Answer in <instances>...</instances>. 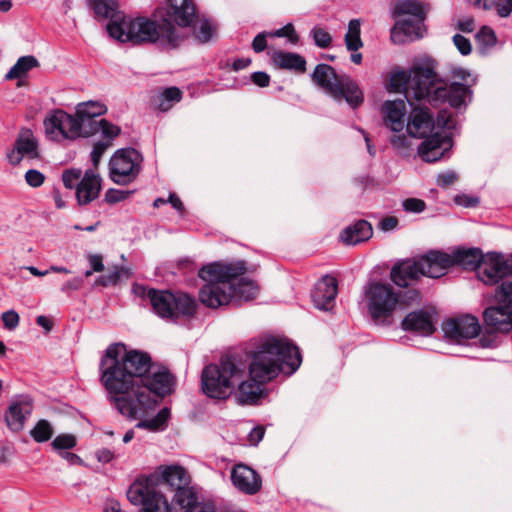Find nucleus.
I'll list each match as a JSON object with an SVG mask.
<instances>
[{
	"label": "nucleus",
	"mask_w": 512,
	"mask_h": 512,
	"mask_svg": "<svg viewBox=\"0 0 512 512\" xmlns=\"http://www.w3.org/2000/svg\"><path fill=\"white\" fill-rule=\"evenodd\" d=\"M185 496L184 503L175 505L173 512H216L215 505L210 501L201 500L199 493H189Z\"/></svg>",
	"instance_id": "nucleus-33"
},
{
	"label": "nucleus",
	"mask_w": 512,
	"mask_h": 512,
	"mask_svg": "<svg viewBox=\"0 0 512 512\" xmlns=\"http://www.w3.org/2000/svg\"><path fill=\"white\" fill-rule=\"evenodd\" d=\"M91 8L97 16L111 19L107 32L120 42L154 43L164 50L175 49L182 42V37L167 19L156 24L146 18L120 17L116 13L115 0H91Z\"/></svg>",
	"instance_id": "nucleus-4"
},
{
	"label": "nucleus",
	"mask_w": 512,
	"mask_h": 512,
	"mask_svg": "<svg viewBox=\"0 0 512 512\" xmlns=\"http://www.w3.org/2000/svg\"><path fill=\"white\" fill-rule=\"evenodd\" d=\"M232 484L246 495H255L262 488V477L252 467L244 464H235L231 470Z\"/></svg>",
	"instance_id": "nucleus-18"
},
{
	"label": "nucleus",
	"mask_w": 512,
	"mask_h": 512,
	"mask_svg": "<svg viewBox=\"0 0 512 512\" xmlns=\"http://www.w3.org/2000/svg\"><path fill=\"white\" fill-rule=\"evenodd\" d=\"M83 285V279L81 277H75L73 279H70L66 281L61 286V291L63 293L69 294L71 291H77L79 290Z\"/></svg>",
	"instance_id": "nucleus-62"
},
{
	"label": "nucleus",
	"mask_w": 512,
	"mask_h": 512,
	"mask_svg": "<svg viewBox=\"0 0 512 512\" xmlns=\"http://www.w3.org/2000/svg\"><path fill=\"white\" fill-rule=\"evenodd\" d=\"M267 37H269V32H261L255 36V38L252 42V47L256 53H260L266 49V47H267L266 38Z\"/></svg>",
	"instance_id": "nucleus-60"
},
{
	"label": "nucleus",
	"mask_w": 512,
	"mask_h": 512,
	"mask_svg": "<svg viewBox=\"0 0 512 512\" xmlns=\"http://www.w3.org/2000/svg\"><path fill=\"white\" fill-rule=\"evenodd\" d=\"M269 37H287L290 43L295 44L298 42V36L295 33L294 26L291 23H288L280 29L269 32Z\"/></svg>",
	"instance_id": "nucleus-49"
},
{
	"label": "nucleus",
	"mask_w": 512,
	"mask_h": 512,
	"mask_svg": "<svg viewBox=\"0 0 512 512\" xmlns=\"http://www.w3.org/2000/svg\"><path fill=\"white\" fill-rule=\"evenodd\" d=\"M494 8L500 17H508L512 13V0H496Z\"/></svg>",
	"instance_id": "nucleus-59"
},
{
	"label": "nucleus",
	"mask_w": 512,
	"mask_h": 512,
	"mask_svg": "<svg viewBox=\"0 0 512 512\" xmlns=\"http://www.w3.org/2000/svg\"><path fill=\"white\" fill-rule=\"evenodd\" d=\"M25 180L31 187H39L43 184L45 176L36 169H30L25 174Z\"/></svg>",
	"instance_id": "nucleus-57"
},
{
	"label": "nucleus",
	"mask_w": 512,
	"mask_h": 512,
	"mask_svg": "<svg viewBox=\"0 0 512 512\" xmlns=\"http://www.w3.org/2000/svg\"><path fill=\"white\" fill-rule=\"evenodd\" d=\"M221 263L214 262L208 265L202 266L198 270V276L206 283H218L223 281Z\"/></svg>",
	"instance_id": "nucleus-40"
},
{
	"label": "nucleus",
	"mask_w": 512,
	"mask_h": 512,
	"mask_svg": "<svg viewBox=\"0 0 512 512\" xmlns=\"http://www.w3.org/2000/svg\"><path fill=\"white\" fill-rule=\"evenodd\" d=\"M38 66V61L34 56L27 55L20 57L6 74L7 80L19 79L25 76L28 71Z\"/></svg>",
	"instance_id": "nucleus-36"
},
{
	"label": "nucleus",
	"mask_w": 512,
	"mask_h": 512,
	"mask_svg": "<svg viewBox=\"0 0 512 512\" xmlns=\"http://www.w3.org/2000/svg\"><path fill=\"white\" fill-rule=\"evenodd\" d=\"M120 279V271L114 270L113 272L102 275L98 278L97 282L102 286H110L118 283Z\"/></svg>",
	"instance_id": "nucleus-61"
},
{
	"label": "nucleus",
	"mask_w": 512,
	"mask_h": 512,
	"mask_svg": "<svg viewBox=\"0 0 512 512\" xmlns=\"http://www.w3.org/2000/svg\"><path fill=\"white\" fill-rule=\"evenodd\" d=\"M361 23L359 19H352L348 24V29L345 34V45L348 51L356 52L362 46L363 42L360 37Z\"/></svg>",
	"instance_id": "nucleus-37"
},
{
	"label": "nucleus",
	"mask_w": 512,
	"mask_h": 512,
	"mask_svg": "<svg viewBox=\"0 0 512 512\" xmlns=\"http://www.w3.org/2000/svg\"><path fill=\"white\" fill-rule=\"evenodd\" d=\"M454 202L465 208H473L479 204V198L474 195L458 194L454 197Z\"/></svg>",
	"instance_id": "nucleus-54"
},
{
	"label": "nucleus",
	"mask_w": 512,
	"mask_h": 512,
	"mask_svg": "<svg viewBox=\"0 0 512 512\" xmlns=\"http://www.w3.org/2000/svg\"><path fill=\"white\" fill-rule=\"evenodd\" d=\"M3 325L8 330L15 329L19 324V315L14 310H8L2 314L1 317Z\"/></svg>",
	"instance_id": "nucleus-56"
},
{
	"label": "nucleus",
	"mask_w": 512,
	"mask_h": 512,
	"mask_svg": "<svg viewBox=\"0 0 512 512\" xmlns=\"http://www.w3.org/2000/svg\"><path fill=\"white\" fill-rule=\"evenodd\" d=\"M247 270L246 262L244 260H238L227 264L221 263V270L223 281L232 283V280L243 275Z\"/></svg>",
	"instance_id": "nucleus-39"
},
{
	"label": "nucleus",
	"mask_w": 512,
	"mask_h": 512,
	"mask_svg": "<svg viewBox=\"0 0 512 512\" xmlns=\"http://www.w3.org/2000/svg\"><path fill=\"white\" fill-rule=\"evenodd\" d=\"M101 177L94 170L88 169L83 174L75 191L79 205H87L98 198L101 191Z\"/></svg>",
	"instance_id": "nucleus-26"
},
{
	"label": "nucleus",
	"mask_w": 512,
	"mask_h": 512,
	"mask_svg": "<svg viewBox=\"0 0 512 512\" xmlns=\"http://www.w3.org/2000/svg\"><path fill=\"white\" fill-rule=\"evenodd\" d=\"M95 457L99 462L107 464L114 459L115 455L114 452L111 451L110 449L101 448L95 452Z\"/></svg>",
	"instance_id": "nucleus-64"
},
{
	"label": "nucleus",
	"mask_w": 512,
	"mask_h": 512,
	"mask_svg": "<svg viewBox=\"0 0 512 512\" xmlns=\"http://www.w3.org/2000/svg\"><path fill=\"white\" fill-rule=\"evenodd\" d=\"M272 60L274 64L281 69L293 70L301 73L306 70L305 59L296 53L276 51L273 53Z\"/></svg>",
	"instance_id": "nucleus-32"
},
{
	"label": "nucleus",
	"mask_w": 512,
	"mask_h": 512,
	"mask_svg": "<svg viewBox=\"0 0 512 512\" xmlns=\"http://www.w3.org/2000/svg\"><path fill=\"white\" fill-rule=\"evenodd\" d=\"M399 299V293L388 283L371 281L364 287V300L368 312L377 325L392 324L393 313L399 304Z\"/></svg>",
	"instance_id": "nucleus-10"
},
{
	"label": "nucleus",
	"mask_w": 512,
	"mask_h": 512,
	"mask_svg": "<svg viewBox=\"0 0 512 512\" xmlns=\"http://www.w3.org/2000/svg\"><path fill=\"white\" fill-rule=\"evenodd\" d=\"M169 417L170 409L168 407H163L153 418L140 420L136 424V427L150 431H163L167 427Z\"/></svg>",
	"instance_id": "nucleus-35"
},
{
	"label": "nucleus",
	"mask_w": 512,
	"mask_h": 512,
	"mask_svg": "<svg viewBox=\"0 0 512 512\" xmlns=\"http://www.w3.org/2000/svg\"><path fill=\"white\" fill-rule=\"evenodd\" d=\"M390 143L400 153L407 154L410 146V138L405 134L394 135L390 139Z\"/></svg>",
	"instance_id": "nucleus-50"
},
{
	"label": "nucleus",
	"mask_w": 512,
	"mask_h": 512,
	"mask_svg": "<svg viewBox=\"0 0 512 512\" xmlns=\"http://www.w3.org/2000/svg\"><path fill=\"white\" fill-rule=\"evenodd\" d=\"M143 156L135 148H121L114 152L109 161V175L118 185L132 183L142 170Z\"/></svg>",
	"instance_id": "nucleus-12"
},
{
	"label": "nucleus",
	"mask_w": 512,
	"mask_h": 512,
	"mask_svg": "<svg viewBox=\"0 0 512 512\" xmlns=\"http://www.w3.org/2000/svg\"><path fill=\"white\" fill-rule=\"evenodd\" d=\"M494 300L497 303L505 304L512 308V281L506 280L496 288Z\"/></svg>",
	"instance_id": "nucleus-42"
},
{
	"label": "nucleus",
	"mask_w": 512,
	"mask_h": 512,
	"mask_svg": "<svg viewBox=\"0 0 512 512\" xmlns=\"http://www.w3.org/2000/svg\"><path fill=\"white\" fill-rule=\"evenodd\" d=\"M389 89L392 92H403L408 102L411 99L426 101L435 107L447 103L458 110L465 109L472 96L469 85L458 82L449 85L442 83L431 61L424 65H415L409 72L395 69L389 79Z\"/></svg>",
	"instance_id": "nucleus-3"
},
{
	"label": "nucleus",
	"mask_w": 512,
	"mask_h": 512,
	"mask_svg": "<svg viewBox=\"0 0 512 512\" xmlns=\"http://www.w3.org/2000/svg\"><path fill=\"white\" fill-rule=\"evenodd\" d=\"M312 78L335 100L345 99L352 108L358 107L364 100L358 84L350 76L337 75L330 65L318 64Z\"/></svg>",
	"instance_id": "nucleus-9"
},
{
	"label": "nucleus",
	"mask_w": 512,
	"mask_h": 512,
	"mask_svg": "<svg viewBox=\"0 0 512 512\" xmlns=\"http://www.w3.org/2000/svg\"><path fill=\"white\" fill-rule=\"evenodd\" d=\"M453 42L462 55H468L471 53L472 46L469 39L466 37L462 36L461 34H456L453 37Z\"/></svg>",
	"instance_id": "nucleus-58"
},
{
	"label": "nucleus",
	"mask_w": 512,
	"mask_h": 512,
	"mask_svg": "<svg viewBox=\"0 0 512 512\" xmlns=\"http://www.w3.org/2000/svg\"><path fill=\"white\" fill-rule=\"evenodd\" d=\"M142 484L150 489L162 491L165 488L173 490V505L182 504L189 493L196 494L195 487L190 486V475L188 471L180 465H161L149 475H141L136 478Z\"/></svg>",
	"instance_id": "nucleus-8"
},
{
	"label": "nucleus",
	"mask_w": 512,
	"mask_h": 512,
	"mask_svg": "<svg viewBox=\"0 0 512 512\" xmlns=\"http://www.w3.org/2000/svg\"><path fill=\"white\" fill-rule=\"evenodd\" d=\"M245 373V365L234 356L222 357L219 364L211 363L201 374L203 393L209 398L226 399Z\"/></svg>",
	"instance_id": "nucleus-6"
},
{
	"label": "nucleus",
	"mask_w": 512,
	"mask_h": 512,
	"mask_svg": "<svg viewBox=\"0 0 512 512\" xmlns=\"http://www.w3.org/2000/svg\"><path fill=\"white\" fill-rule=\"evenodd\" d=\"M423 19L404 17L397 20L391 29V40L395 44H404L423 37Z\"/></svg>",
	"instance_id": "nucleus-25"
},
{
	"label": "nucleus",
	"mask_w": 512,
	"mask_h": 512,
	"mask_svg": "<svg viewBox=\"0 0 512 512\" xmlns=\"http://www.w3.org/2000/svg\"><path fill=\"white\" fill-rule=\"evenodd\" d=\"M458 178L459 176L455 171L448 170L438 175L437 184L443 188H448L449 186L453 185L458 180Z\"/></svg>",
	"instance_id": "nucleus-53"
},
{
	"label": "nucleus",
	"mask_w": 512,
	"mask_h": 512,
	"mask_svg": "<svg viewBox=\"0 0 512 512\" xmlns=\"http://www.w3.org/2000/svg\"><path fill=\"white\" fill-rule=\"evenodd\" d=\"M231 305L240 306L244 302L255 299L259 292L258 285L249 279L241 278L237 283H231Z\"/></svg>",
	"instance_id": "nucleus-29"
},
{
	"label": "nucleus",
	"mask_w": 512,
	"mask_h": 512,
	"mask_svg": "<svg viewBox=\"0 0 512 512\" xmlns=\"http://www.w3.org/2000/svg\"><path fill=\"white\" fill-rule=\"evenodd\" d=\"M507 276H512V254L504 256L502 253L488 252L485 267L477 272V278L485 285L493 286Z\"/></svg>",
	"instance_id": "nucleus-17"
},
{
	"label": "nucleus",
	"mask_w": 512,
	"mask_h": 512,
	"mask_svg": "<svg viewBox=\"0 0 512 512\" xmlns=\"http://www.w3.org/2000/svg\"><path fill=\"white\" fill-rule=\"evenodd\" d=\"M109 141H98L93 145V149L91 151V161L94 166H97L106 151V149L110 146Z\"/></svg>",
	"instance_id": "nucleus-51"
},
{
	"label": "nucleus",
	"mask_w": 512,
	"mask_h": 512,
	"mask_svg": "<svg viewBox=\"0 0 512 512\" xmlns=\"http://www.w3.org/2000/svg\"><path fill=\"white\" fill-rule=\"evenodd\" d=\"M127 499L131 504L141 506L139 512H173V501L168 502L162 491L150 489L136 479L127 490Z\"/></svg>",
	"instance_id": "nucleus-15"
},
{
	"label": "nucleus",
	"mask_w": 512,
	"mask_h": 512,
	"mask_svg": "<svg viewBox=\"0 0 512 512\" xmlns=\"http://www.w3.org/2000/svg\"><path fill=\"white\" fill-rule=\"evenodd\" d=\"M442 330L447 340L462 344L468 339L477 337L481 326L477 317L467 314L443 321Z\"/></svg>",
	"instance_id": "nucleus-16"
},
{
	"label": "nucleus",
	"mask_w": 512,
	"mask_h": 512,
	"mask_svg": "<svg viewBox=\"0 0 512 512\" xmlns=\"http://www.w3.org/2000/svg\"><path fill=\"white\" fill-rule=\"evenodd\" d=\"M458 126L457 118L446 109L438 112L436 120L427 108H413L406 124L407 132L415 138H424L418 154L425 162H436L449 157L453 146L452 130Z\"/></svg>",
	"instance_id": "nucleus-5"
},
{
	"label": "nucleus",
	"mask_w": 512,
	"mask_h": 512,
	"mask_svg": "<svg viewBox=\"0 0 512 512\" xmlns=\"http://www.w3.org/2000/svg\"><path fill=\"white\" fill-rule=\"evenodd\" d=\"M476 39L484 47H492L496 44L497 38L492 28L483 26L476 34Z\"/></svg>",
	"instance_id": "nucleus-47"
},
{
	"label": "nucleus",
	"mask_w": 512,
	"mask_h": 512,
	"mask_svg": "<svg viewBox=\"0 0 512 512\" xmlns=\"http://www.w3.org/2000/svg\"><path fill=\"white\" fill-rule=\"evenodd\" d=\"M99 373L114 408L131 420L147 416L157 406V398L171 394L175 385L174 375L153 362L148 352L127 349L121 342L106 348Z\"/></svg>",
	"instance_id": "nucleus-1"
},
{
	"label": "nucleus",
	"mask_w": 512,
	"mask_h": 512,
	"mask_svg": "<svg viewBox=\"0 0 512 512\" xmlns=\"http://www.w3.org/2000/svg\"><path fill=\"white\" fill-rule=\"evenodd\" d=\"M404 331L415 332L421 336H430L436 331L433 313L429 309H419L408 313L402 320Z\"/></svg>",
	"instance_id": "nucleus-24"
},
{
	"label": "nucleus",
	"mask_w": 512,
	"mask_h": 512,
	"mask_svg": "<svg viewBox=\"0 0 512 512\" xmlns=\"http://www.w3.org/2000/svg\"><path fill=\"white\" fill-rule=\"evenodd\" d=\"M403 209L407 212L420 213L425 209V202L418 198H408L402 203Z\"/></svg>",
	"instance_id": "nucleus-52"
},
{
	"label": "nucleus",
	"mask_w": 512,
	"mask_h": 512,
	"mask_svg": "<svg viewBox=\"0 0 512 512\" xmlns=\"http://www.w3.org/2000/svg\"><path fill=\"white\" fill-rule=\"evenodd\" d=\"M133 292L148 300L154 314L162 319L177 322L180 316L191 317L196 313V300L187 293H172L140 284L133 285Z\"/></svg>",
	"instance_id": "nucleus-7"
},
{
	"label": "nucleus",
	"mask_w": 512,
	"mask_h": 512,
	"mask_svg": "<svg viewBox=\"0 0 512 512\" xmlns=\"http://www.w3.org/2000/svg\"><path fill=\"white\" fill-rule=\"evenodd\" d=\"M131 194L130 191L120 189H109L105 194V200L108 203H117L125 200Z\"/></svg>",
	"instance_id": "nucleus-55"
},
{
	"label": "nucleus",
	"mask_w": 512,
	"mask_h": 512,
	"mask_svg": "<svg viewBox=\"0 0 512 512\" xmlns=\"http://www.w3.org/2000/svg\"><path fill=\"white\" fill-rule=\"evenodd\" d=\"M167 15L179 26H189L196 15L195 5L191 0H167Z\"/></svg>",
	"instance_id": "nucleus-28"
},
{
	"label": "nucleus",
	"mask_w": 512,
	"mask_h": 512,
	"mask_svg": "<svg viewBox=\"0 0 512 512\" xmlns=\"http://www.w3.org/2000/svg\"><path fill=\"white\" fill-rule=\"evenodd\" d=\"M77 440L76 437L72 434H60L54 438L51 445L54 450L65 451L72 449L76 446Z\"/></svg>",
	"instance_id": "nucleus-45"
},
{
	"label": "nucleus",
	"mask_w": 512,
	"mask_h": 512,
	"mask_svg": "<svg viewBox=\"0 0 512 512\" xmlns=\"http://www.w3.org/2000/svg\"><path fill=\"white\" fill-rule=\"evenodd\" d=\"M10 164L16 166L20 164L23 159H38V141L30 129L22 130L14 144L11 152L7 154Z\"/></svg>",
	"instance_id": "nucleus-19"
},
{
	"label": "nucleus",
	"mask_w": 512,
	"mask_h": 512,
	"mask_svg": "<svg viewBox=\"0 0 512 512\" xmlns=\"http://www.w3.org/2000/svg\"><path fill=\"white\" fill-rule=\"evenodd\" d=\"M437 268L434 273L439 277L445 274V270L452 266H460L466 270H476V273L485 267L486 255L480 248L458 247L451 254L434 251V259Z\"/></svg>",
	"instance_id": "nucleus-13"
},
{
	"label": "nucleus",
	"mask_w": 512,
	"mask_h": 512,
	"mask_svg": "<svg viewBox=\"0 0 512 512\" xmlns=\"http://www.w3.org/2000/svg\"><path fill=\"white\" fill-rule=\"evenodd\" d=\"M302 363L299 348L286 338H262L251 355L249 375L251 381L238 384L237 399L240 404H254L261 398L262 386L279 374L291 376Z\"/></svg>",
	"instance_id": "nucleus-2"
},
{
	"label": "nucleus",
	"mask_w": 512,
	"mask_h": 512,
	"mask_svg": "<svg viewBox=\"0 0 512 512\" xmlns=\"http://www.w3.org/2000/svg\"><path fill=\"white\" fill-rule=\"evenodd\" d=\"M394 14L398 17L408 16L409 18L425 19L423 5L417 0L398 1L394 8Z\"/></svg>",
	"instance_id": "nucleus-34"
},
{
	"label": "nucleus",
	"mask_w": 512,
	"mask_h": 512,
	"mask_svg": "<svg viewBox=\"0 0 512 512\" xmlns=\"http://www.w3.org/2000/svg\"><path fill=\"white\" fill-rule=\"evenodd\" d=\"M45 134L52 141L76 140L84 137L81 124L75 115L64 110L56 109L50 111L44 119Z\"/></svg>",
	"instance_id": "nucleus-14"
},
{
	"label": "nucleus",
	"mask_w": 512,
	"mask_h": 512,
	"mask_svg": "<svg viewBox=\"0 0 512 512\" xmlns=\"http://www.w3.org/2000/svg\"><path fill=\"white\" fill-rule=\"evenodd\" d=\"M372 236L373 226H345L338 239L345 246H355L368 241Z\"/></svg>",
	"instance_id": "nucleus-30"
},
{
	"label": "nucleus",
	"mask_w": 512,
	"mask_h": 512,
	"mask_svg": "<svg viewBox=\"0 0 512 512\" xmlns=\"http://www.w3.org/2000/svg\"><path fill=\"white\" fill-rule=\"evenodd\" d=\"M83 174L81 169H67L62 174V181L66 188L77 190V185L80 182Z\"/></svg>",
	"instance_id": "nucleus-46"
},
{
	"label": "nucleus",
	"mask_w": 512,
	"mask_h": 512,
	"mask_svg": "<svg viewBox=\"0 0 512 512\" xmlns=\"http://www.w3.org/2000/svg\"><path fill=\"white\" fill-rule=\"evenodd\" d=\"M98 132H101L106 141L111 143V141L120 134L121 129L117 125H114L105 119H100L96 123L95 127V134Z\"/></svg>",
	"instance_id": "nucleus-43"
},
{
	"label": "nucleus",
	"mask_w": 512,
	"mask_h": 512,
	"mask_svg": "<svg viewBox=\"0 0 512 512\" xmlns=\"http://www.w3.org/2000/svg\"><path fill=\"white\" fill-rule=\"evenodd\" d=\"M406 105L401 99L385 101L382 106L384 125L393 132H401L405 127Z\"/></svg>",
	"instance_id": "nucleus-27"
},
{
	"label": "nucleus",
	"mask_w": 512,
	"mask_h": 512,
	"mask_svg": "<svg viewBox=\"0 0 512 512\" xmlns=\"http://www.w3.org/2000/svg\"><path fill=\"white\" fill-rule=\"evenodd\" d=\"M311 35L314 39L315 44L318 47L326 48L331 43V36L330 34L323 28L315 27L311 31Z\"/></svg>",
	"instance_id": "nucleus-48"
},
{
	"label": "nucleus",
	"mask_w": 512,
	"mask_h": 512,
	"mask_svg": "<svg viewBox=\"0 0 512 512\" xmlns=\"http://www.w3.org/2000/svg\"><path fill=\"white\" fill-rule=\"evenodd\" d=\"M433 259L434 251H430L417 259L399 260L391 268L390 279L398 287L406 288L421 276L439 278V273H434L437 264Z\"/></svg>",
	"instance_id": "nucleus-11"
},
{
	"label": "nucleus",
	"mask_w": 512,
	"mask_h": 512,
	"mask_svg": "<svg viewBox=\"0 0 512 512\" xmlns=\"http://www.w3.org/2000/svg\"><path fill=\"white\" fill-rule=\"evenodd\" d=\"M231 283L220 281L218 283H206L199 291V299L209 308H218L231 304Z\"/></svg>",
	"instance_id": "nucleus-22"
},
{
	"label": "nucleus",
	"mask_w": 512,
	"mask_h": 512,
	"mask_svg": "<svg viewBox=\"0 0 512 512\" xmlns=\"http://www.w3.org/2000/svg\"><path fill=\"white\" fill-rule=\"evenodd\" d=\"M54 430L49 421L39 420L30 431L31 437L38 443H43L51 439Z\"/></svg>",
	"instance_id": "nucleus-41"
},
{
	"label": "nucleus",
	"mask_w": 512,
	"mask_h": 512,
	"mask_svg": "<svg viewBox=\"0 0 512 512\" xmlns=\"http://www.w3.org/2000/svg\"><path fill=\"white\" fill-rule=\"evenodd\" d=\"M106 112L107 107L101 101L89 100L77 104L75 116L79 124H81L84 138L95 135L96 123L99 121L96 118L104 115Z\"/></svg>",
	"instance_id": "nucleus-20"
},
{
	"label": "nucleus",
	"mask_w": 512,
	"mask_h": 512,
	"mask_svg": "<svg viewBox=\"0 0 512 512\" xmlns=\"http://www.w3.org/2000/svg\"><path fill=\"white\" fill-rule=\"evenodd\" d=\"M182 98V93L177 87H169L163 90V92L155 100V105L158 110L166 112L172 108V106L179 102Z\"/></svg>",
	"instance_id": "nucleus-38"
},
{
	"label": "nucleus",
	"mask_w": 512,
	"mask_h": 512,
	"mask_svg": "<svg viewBox=\"0 0 512 512\" xmlns=\"http://www.w3.org/2000/svg\"><path fill=\"white\" fill-rule=\"evenodd\" d=\"M338 294L337 279L331 275L323 276L316 282L311 298L314 306L323 311L331 310L335 305V299Z\"/></svg>",
	"instance_id": "nucleus-21"
},
{
	"label": "nucleus",
	"mask_w": 512,
	"mask_h": 512,
	"mask_svg": "<svg viewBox=\"0 0 512 512\" xmlns=\"http://www.w3.org/2000/svg\"><path fill=\"white\" fill-rule=\"evenodd\" d=\"M265 434V429L263 426L254 427L250 433L248 434V440L251 445H258V443L263 439Z\"/></svg>",
	"instance_id": "nucleus-63"
},
{
	"label": "nucleus",
	"mask_w": 512,
	"mask_h": 512,
	"mask_svg": "<svg viewBox=\"0 0 512 512\" xmlns=\"http://www.w3.org/2000/svg\"><path fill=\"white\" fill-rule=\"evenodd\" d=\"M483 320L488 328L500 333H509L512 331V308L495 302L484 310Z\"/></svg>",
	"instance_id": "nucleus-23"
},
{
	"label": "nucleus",
	"mask_w": 512,
	"mask_h": 512,
	"mask_svg": "<svg viewBox=\"0 0 512 512\" xmlns=\"http://www.w3.org/2000/svg\"><path fill=\"white\" fill-rule=\"evenodd\" d=\"M30 414L31 406L29 403L13 402L5 413V420L12 431L18 432L23 429L25 420Z\"/></svg>",
	"instance_id": "nucleus-31"
},
{
	"label": "nucleus",
	"mask_w": 512,
	"mask_h": 512,
	"mask_svg": "<svg viewBox=\"0 0 512 512\" xmlns=\"http://www.w3.org/2000/svg\"><path fill=\"white\" fill-rule=\"evenodd\" d=\"M216 32V27L211 21L204 19L200 21L198 28L195 29V36L201 43H206L212 39Z\"/></svg>",
	"instance_id": "nucleus-44"
}]
</instances>
